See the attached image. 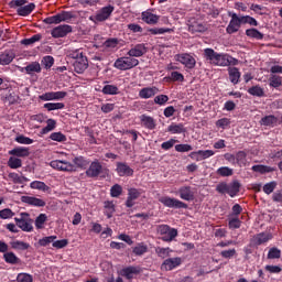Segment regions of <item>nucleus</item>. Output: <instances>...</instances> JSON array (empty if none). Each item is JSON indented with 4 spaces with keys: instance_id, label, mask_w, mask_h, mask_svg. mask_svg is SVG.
Segmentation results:
<instances>
[{
    "instance_id": "obj_1",
    "label": "nucleus",
    "mask_w": 282,
    "mask_h": 282,
    "mask_svg": "<svg viewBox=\"0 0 282 282\" xmlns=\"http://www.w3.org/2000/svg\"><path fill=\"white\" fill-rule=\"evenodd\" d=\"M204 56L206 61H209L210 65H217L218 67H228L239 63L237 58L228 54H218L213 48H205Z\"/></svg>"
},
{
    "instance_id": "obj_2",
    "label": "nucleus",
    "mask_w": 282,
    "mask_h": 282,
    "mask_svg": "<svg viewBox=\"0 0 282 282\" xmlns=\"http://www.w3.org/2000/svg\"><path fill=\"white\" fill-rule=\"evenodd\" d=\"M68 56L69 58H73V61H75L73 63V67L76 74H83L87 69V67H89V61L87 59V56L83 54V51H72Z\"/></svg>"
},
{
    "instance_id": "obj_3",
    "label": "nucleus",
    "mask_w": 282,
    "mask_h": 282,
    "mask_svg": "<svg viewBox=\"0 0 282 282\" xmlns=\"http://www.w3.org/2000/svg\"><path fill=\"white\" fill-rule=\"evenodd\" d=\"M25 3H28V0H12L9 2V7L12 9L18 8L17 13L19 14V17H30V14L34 12L36 4L31 2L25 6Z\"/></svg>"
},
{
    "instance_id": "obj_4",
    "label": "nucleus",
    "mask_w": 282,
    "mask_h": 282,
    "mask_svg": "<svg viewBox=\"0 0 282 282\" xmlns=\"http://www.w3.org/2000/svg\"><path fill=\"white\" fill-rule=\"evenodd\" d=\"M156 231L161 236L162 241L167 243H171L177 237V229L171 228L169 225H159Z\"/></svg>"
},
{
    "instance_id": "obj_5",
    "label": "nucleus",
    "mask_w": 282,
    "mask_h": 282,
    "mask_svg": "<svg viewBox=\"0 0 282 282\" xmlns=\"http://www.w3.org/2000/svg\"><path fill=\"white\" fill-rule=\"evenodd\" d=\"M14 221L17 223V226L20 227L24 232H32V230H34V227L32 226L34 220L30 218V214L28 213H21L20 218H14Z\"/></svg>"
},
{
    "instance_id": "obj_6",
    "label": "nucleus",
    "mask_w": 282,
    "mask_h": 282,
    "mask_svg": "<svg viewBox=\"0 0 282 282\" xmlns=\"http://www.w3.org/2000/svg\"><path fill=\"white\" fill-rule=\"evenodd\" d=\"M138 65H140V61L133 57H120L115 62V67L121 70L133 69Z\"/></svg>"
},
{
    "instance_id": "obj_7",
    "label": "nucleus",
    "mask_w": 282,
    "mask_h": 282,
    "mask_svg": "<svg viewBox=\"0 0 282 282\" xmlns=\"http://www.w3.org/2000/svg\"><path fill=\"white\" fill-rule=\"evenodd\" d=\"M228 17H230L231 20L226 29L227 34H235L239 32V30L241 29V23H243L242 18L237 15V13L232 12H229Z\"/></svg>"
},
{
    "instance_id": "obj_8",
    "label": "nucleus",
    "mask_w": 282,
    "mask_h": 282,
    "mask_svg": "<svg viewBox=\"0 0 282 282\" xmlns=\"http://www.w3.org/2000/svg\"><path fill=\"white\" fill-rule=\"evenodd\" d=\"M159 202L166 206L167 208H188V205L177 198H172L169 196H163L159 198Z\"/></svg>"
},
{
    "instance_id": "obj_9",
    "label": "nucleus",
    "mask_w": 282,
    "mask_h": 282,
    "mask_svg": "<svg viewBox=\"0 0 282 282\" xmlns=\"http://www.w3.org/2000/svg\"><path fill=\"white\" fill-rule=\"evenodd\" d=\"M52 169H56V171H64L65 173H76V165L67 162V161H52Z\"/></svg>"
},
{
    "instance_id": "obj_10",
    "label": "nucleus",
    "mask_w": 282,
    "mask_h": 282,
    "mask_svg": "<svg viewBox=\"0 0 282 282\" xmlns=\"http://www.w3.org/2000/svg\"><path fill=\"white\" fill-rule=\"evenodd\" d=\"M113 6L104 7L96 13L95 17H90V21H98L99 23L107 21V19H109V17H111L113 13Z\"/></svg>"
},
{
    "instance_id": "obj_11",
    "label": "nucleus",
    "mask_w": 282,
    "mask_h": 282,
    "mask_svg": "<svg viewBox=\"0 0 282 282\" xmlns=\"http://www.w3.org/2000/svg\"><path fill=\"white\" fill-rule=\"evenodd\" d=\"M107 169L102 167V164L98 160L90 163L88 170L86 171L87 177H98L101 173H105Z\"/></svg>"
},
{
    "instance_id": "obj_12",
    "label": "nucleus",
    "mask_w": 282,
    "mask_h": 282,
    "mask_svg": "<svg viewBox=\"0 0 282 282\" xmlns=\"http://www.w3.org/2000/svg\"><path fill=\"white\" fill-rule=\"evenodd\" d=\"M182 263V258H167L163 261L161 264V270L165 272H170L171 270H175V268H180V264Z\"/></svg>"
},
{
    "instance_id": "obj_13",
    "label": "nucleus",
    "mask_w": 282,
    "mask_h": 282,
    "mask_svg": "<svg viewBox=\"0 0 282 282\" xmlns=\"http://www.w3.org/2000/svg\"><path fill=\"white\" fill-rule=\"evenodd\" d=\"M72 32V26L68 24L58 25L51 32L53 39H63Z\"/></svg>"
},
{
    "instance_id": "obj_14",
    "label": "nucleus",
    "mask_w": 282,
    "mask_h": 282,
    "mask_svg": "<svg viewBox=\"0 0 282 282\" xmlns=\"http://www.w3.org/2000/svg\"><path fill=\"white\" fill-rule=\"evenodd\" d=\"M178 63H182V65H185L187 69H194L196 65L195 57L191 56L189 54H180L177 55Z\"/></svg>"
},
{
    "instance_id": "obj_15",
    "label": "nucleus",
    "mask_w": 282,
    "mask_h": 282,
    "mask_svg": "<svg viewBox=\"0 0 282 282\" xmlns=\"http://www.w3.org/2000/svg\"><path fill=\"white\" fill-rule=\"evenodd\" d=\"M116 171L119 177H131L133 175V169L127 163L118 162Z\"/></svg>"
},
{
    "instance_id": "obj_16",
    "label": "nucleus",
    "mask_w": 282,
    "mask_h": 282,
    "mask_svg": "<svg viewBox=\"0 0 282 282\" xmlns=\"http://www.w3.org/2000/svg\"><path fill=\"white\" fill-rule=\"evenodd\" d=\"M178 195L181 199H184L185 202H193V199H195V192H193L191 186L180 187Z\"/></svg>"
},
{
    "instance_id": "obj_17",
    "label": "nucleus",
    "mask_w": 282,
    "mask_h": 282,
    "mask_svg": "<svg viewBox=\"0 0 282 282\" xmlns=\"http://www.w3.org/2000/svg\"><path fill=\"white\" fill-rule=\"evenodd\" d=\"M142 268L140 267H127L121 270V276H124L128 279V281H131L133 276H138V274H141Z\"/></svg>"
},
{
    "instance_id": "obj_18",
    "label": "nucleus",
    "mask_w": 282,
    "mask_h": 282,
    "mask_svg": "<svg viewBox=\"0 0 282 282\" xmlns=\"http://www.w3.org/2000/svg\"><path fill=\"white\" fill-rule=\"evenodd\" d=\"M141 19L144 23H148V25H155L158 24V21H160V17L153 14L151 11H143L141 13Z\"/></svg>"
},
{
    "instance_id": "obj_19",
    "label": "nucleus",
    "mask_w": 282,
    "mask_h": 282,
    "mask_svg": "<svg viewBox=\"0 0 282 282\" xmlns=\"http://www.w3.org/2000/svg\"><path fill=\"white\" fill-rule=\"evenodd\" d=\"M212 155H215L213 150H199L197 152H192L189 158L196 156V162H199L200 160H208V158H212Z\"/></svg>"
},
{
    "instance_id": "obj_20",
    "label": "nucleus",
    "mask_w": 282,
    "mask_h": 282,
    "mask_svg": "<svg viewBox=\"0 0 282 282\" xmlns=\"http://www.w3.org/2000/svg\"><path fill=\"white\" fill-rule=\"evenodd\" d=\"M270 239H272V234L261 232L253 236L252 242L254 243V246H261L262 243H268Z\"/></svg>"
},
{
    "instance_id": "obj_21",
    "label": "nucleus",
    "mask_w": 282,
    "mask_h": 282,
    "mask_svg": "<svg viewBox=\"0 0 282 282\" xmlns=\"http://www.w3.org/2000/svg\"><path fill=\"white\" fill-rule=\"evenodd\" d=\"M145 52H147V46L144 44H137L134 47H132L128 52V56L140 57V56H144Z\"/></svg>"
},
{
    "instance_id": "obj_22",
    "label": "nucleus",
    "mask_w": 282,
    "mask_h": 282,
    "mask_svg": "<svg viewBox=\"0 0 282 282\" xmlns=\"http://www.w3.org/2000/svg\"><path fill=\"white\" fill-rule=\"evenodd\" d=\"M140 120H141V124H143L145 129H150L151 131H153V129H155L156 127L155 119H153V117L142 115L140 117Z\"/></svg>"
},
{
    "instance_id": "obj_23",
    "label": "nucleus",
    "mask_w": 282,
    "mask_h": 282,
    "mask_svg": "<svg viewBox=\"0 0 282 282\" xmlns=\"http://www.w3.org/2000/svg\"><path fill=\"white\" fill-rule=\"evenodd\" d=\"M3 259L6 263H10L11 265H19V263H21V259L17 257V254H14V252L12 251H6L3 254Z\"/></svg>"
},
{
    "instance_id": "obj_24",
    "label": "nucleus",
    "mask_w": 282,
    "mask_h": 282,
    "mask_svg": "<svg viewBox=\"0 0 282 282\" xmlns=\"http://www.w3.org/2000/svg\"><path fill=\"white\" fill-rule=\"evenodd\" d=\"M279 122V119L274 115H269L260 120L262 127H274Z\"/></svg>"
},
{
    "instance_id": "obj_25",
    "label": "nucleus",
    "mask_w": 282,
    "mask_h": 282,
    "mask_svg": "<svg viewBox=\"0 0 282 282\" xmlns=\"http://www.w3.org/2000/svg\"><path fill=\"white\" fill-rule=\"evenodd\" d=\"M229 80L234 84L237 85L239 83V78H241V73L239 72V68L237 67H229Z\"/></svg>"
},
{
    "instance_id": "obj_26",
    "label": "nucleus",
    "mask_w": 282,
    "mask_h": 282,
    "mask_svg": "<svg viewBox=\"0 0 282 282\" xmlns=\"http://www.w3.org/2000/svg\"><path fill=\"white\" fill-rule=\"evenodd\" d=\"M9 155H15V158H28L30 155V149L28 148H14L9 151Z\"/></svg>"
},
{
    "instance_id": "obj_27",
    "label": "nucleus",
    "mask_w": 282,
    "mask_h": 282,
    "mask_svg": "<svg viewBox=\"0 0 282 282\" xmlns=\"http://www.w3.org/2000/svg\"><path fill=\"white\" fill-rule=\"evenodd\" d=\"M155 94H158V88L156 87H152V88H143L140 90L139 96L140 98H153V96H155Z\"/></svg>"
},
{
    "instance_id": "obj_28",
    "label": "nucleus",
    "mask_w": 282,
    "mask_h": 282,
    "mask_svg": "<svg viewBox=\"0 0 282 282\" xmlns=\"http://www.w3.org/2000/svg\"><path fill=\"white\" fill-rule=\"evenodd\" d=\"M171 252H173V250L169 247H166V248L156 247L155 248V253L158 254V257H160V259H169V257H171Z\"/></svg>"
},
{
    "instance_id": "obj_29",
    "label": "nucleus",
    "mask_w": 282,
    "mask_h": 282,
    "mask_svg": "<svg viewBox=\"0 0 282 282\" xmlns=\"http://www.w3.org/2000/svg\"><path fill=\"white\" fill-rule=\"evenodd\" d=\"M133 254L135 257H142L145 252H149V247L144 245V242L138 243L134 248H132Z\"/></svg>"
},
{
    "instance_id": "obj_30",
    "label": "nucleus",
    "mask_w": 282,
    "mask_h": 282,
    "mask_svg": "<svg viewBox=\"0 0 282 282\" xmlns=\"http://www.w3.org/2000/svg\"><path fill=\"white\" fill-rule=\"evenodd\" d=\"M189 32H192L193 34L197 33V32H206L208 30V28H206L204 25V23L200 22H193L192 24H189L188 26Z\"/></svg>"
},
{
    "instance_id": "obj_31",
    "label": "nucleus",
    "mask_w": 282,
    "mask_h": 282,
    "mask_svg": "<svg viewBox=\"0 0 282 282\" xmlns=\"http://www.w3.org/2000/svg\"><path fill=\"white\" fill-rule=\"evenodd\" d=\"M104 208L108 219H111V217H113V213H116V205L113 204V202H109V200L105 202Z\"/></svg>"
},
{
    "instance_id": "obj_32",
    "label": "nucleus",
    "mask_w": 282,
    "mask_h": 282,
    "mask_svg": "<svg viewBox=\"0 0 282 282\" xmlns=\"http://www.w3.org/2000/svg\"><path fill=\"white\" fill-rule=\"evenodd\" d=\"M24 70L28 74H41V64L39 62H32L24 68Z\"/></svg>"
},
{
    "instance_id": "obj_33",
    "label": "nucleus",
    "mask_w": 282,
    "mask_h": 282,
    "mask_svg": "<svg viewBox=\"0 0 282 282\" xmlns=\"http://www.w3.org/2000/svg\"><path fill=\"white\" fill-rule=\"evenodd\" d=\"M11 61H14V53L6 52L0 55V65H10Z\"/></svg>"
},
{
    "instance_id": "obj_34",
    "label": "nucleus",
    "mask_w": 282,
    "mask_h": 282,
    "mask_svg": "<svg viewBox=\"0 0 282 282\" xmlns=\"http://www.w3.org/2000/svg\"><path fill=\"white\" fill-rule=\"evenodd\" d=\"M73 165L76 166V169H87V166H89V161L85 160L83 156H76L73 160Z\"/></svg>"
},
{
    "instance_id": "obj_35",
    "label": "nucleus",
    "mask_w": 282,
    "mask_h": 282,
    "mask_svg": "<svg viewBox=\"0 0 282 282\" xmlns=\"http://www.w3.org/2000/svg\"><path fill=\"white\" fill-rule=\"evenodd\" d=\"M9 180L13 182V184H23L24 182H30V180L25 176H20L19 174L12 172L9 173Z\"/></svg>"
},
{
    "instance_id": "obj_36",
    "label": "nucleus",
    "mask_w": 282,
    "mask_h": 282,
    "mask_svg": "<svg viewBox=\"0 0 282 282\" xmlns=\"http://www.w3.org/2000/svg\"><path fill=\"white\" fill-rule=\"evenodd\" d=\"M30 187L36 191H43L44 193H47V191H50V186H47L45 183L41 181H33L30 184Z\"/></svg>"
},
{
    "instance_id": "obj_37",
    "label": "nucleus",
    "mask_w": 282,
    "mask_h": 282,
    "mask_svg": "<svg viewBox=\"0 0 282 282\" xmlns=\"http://www.w3.org/2000/svg\"><path fill=\"white\" fill-rule=\"evenodd\" d=\"M7 164L9 169H21L23 166V161L18 158L10 156Z\"/></svg>"
},
{
    "instance_id": "obj_38",
    "label": "nucleus",
    "mask_w": 282,
    "mask_h": 282,
    "mask_svg": "<svg viewBox=\"0 0 282 282\" xmlns=\"http://www.w3.org/2000/svg\"><path fill=\"white\" fill-rule=\"evenodd\" d=\"M239 188H241V184L239 183V181H234L229 185L228 195L230 197H235L239 193Z\"/></svg>"
},
{
    "instance_id": "obj_39",
    "label": "nucleus",
    "mask_w": 282,
    "mask_h": 282,
    "mask_svg": "<svg viewBox=\"0 0 282 282\" xmlns=\"http://www.w3.org/2000/svg\"><path fill=\"white\" fill-rule=\"evenodd\" d=\"M246 35L249 36V39H257V41H262L263 39V33L259 32L257 29H248Z\"/></svg>"
},
{
    "instance_id": "obj_40",
    "label": "nucleus",
    "mask_w": 282,
    "mask_h": 282,
    "mask_svg": "<svg viewBox=\"0 0 282 282\" xmlns=\"http://www.w3.org/2000/svg\"><path fill=\"white\" fill-rule=\"evenodd\" d=\"M248 94H250L251 96H258V98L265 96L263 88H261L260 86H252L248 89Z\"/></svg>"
},
{
    "instance_id": "obj_41",
    "label": "nucleus",
    "mask_w": 282,
    "mask_h": 282,
    "mask_svg": "<svg viewBox=\"0 0 282 282\" xmlns=\"http://www.w3.org/2000/svg\"><path fill=\"white\" fill-rule=\"evenodd\" d=\"M43 39V35L41 34H35L30 39H24L21 41L22 45H34V43H37V41H41Z\"/></svg>"
},
{
    "instance_id": "obj_42",
    "label": "nucleus",
    "mask_w": 282,
    "mask_h": 282,
    "mask_svg": "<svg viewBox=\"0 0 282 282\" xmlns=\"http://www.w3.org/2000/svg\"><path fill=\"white\" fill-rule=\"evenodd\" d=\"M44 109H47V111H56V109H65V104L63 102H48L44 105Z\"/></svg>"
},
{
    "instance_id": "obj_43",
    "label": "nucleus",
    "mask_w": 282,
    "mask_h": 282,
    "mask_svg": "<svg viewBox=\"0 0 282 282\" xmlns=\"http://www.w3.org/2000/svg\"><path fill=\"white\" fill-rule=\"evenodd\" d=\"M11 247L13 250H28L30 249V243L17 240L11 243Z\"/></svg>"
},
{
    "instance_id": "obj_44",
    "label": "nucleus",
    "mask_w": 282,
    "mask_h": 282,
    "mask_svg": "<svg viewBox=\"0 0 282 282\" xmlns=\"http://www.w3.org/2000/svg\"><path fill=\"white\" fill-rule=\"evenodd\" d=\"M217 175H220V177H230L232 175V169L230 167H220L217 170Z\"/></svg>"
},
{
    "instance_id": "obj_45",
    "label": "nucleus",
    "mask_w": 282,
    "mask_h": 282,
    "mask_svg": "<svg viewBox=\"0 0 282 282\" xmlns=\"http://www.w3.org/2000/svg\"><path fill=\"white\" fill-rule=\"evenodd\" d=\"M247 156H248V154H246L243 151H239L236 154L237 164H239V166H246V158Z\"/></svg>"
},
{
    "instance_id": "obj_46",
    "label": "nucleus",
    "mask_w": 282,
    "mask_h": 282,
    "mask_svg": "<svg viewBox=\"0 0 282 282\" xmlns=\"http://www.w3.org/2000/svg\"><path fill=\"white\" fill-rule=\"evenodd\" d=\"M18 282H33L34 278L30 273H19L17 276Z\"/></svg>"
},
{
    "instance_id": "obj_47",
    "label": "nucleus",
    "mask_w": 282,
    "mask_h": 282,
    "mask_svg": "<svg viewBox=\"0 0 282 282\" xmlns=\"http://www.w3.org/2000/svg\"><path fill=\"white\" fill-rule=\"evenodd\" d=\"M269 80H270V86L271 87L276 88V87H281V85H282V77L281 76L273 75V76L270 77Z\"/></svg>"
},
{
    "instance_id": "obj_48",
    "label": "nucleus",
    "mask_w": 282,
    "mask_h": 282,
    "mask_svg": "<svg viewBox=\"0 0 282 282\" xmlns=\"http://www.w3.org/2000/svg\"><path fill=\"white\" fill-rule=\"evenodd\" d=\"M274 188H276V182L272 181L263 186V193L270 195L271 193H274Z\"/></svg>"
},
{
    "instance_id": "obj_49",
    "label": "nucleus",
    "mask_w": 282,
    "mask_h": 282,
    "mask_svg": "<svg viewBox=\"0 0 282 282\" xmlns=\"http://www.w3.org/2000/svg\"><path fill=\"white\" fill-rule=\"evenodd\" d=\"M102 94H106V95H116L118 94V88L113 85H106L104 88H102Z\"/></svg>"
},
{
    "instance_id": "obj_50",
    "label": "nucleus",
    "mask_w": 282,
    "mask_h": 282,
    "mask_svg": "<svg viewBox=\"0 0 282 282\" xmlns=\"http://www.w3.org/2000/svg\"><path fill=\"white\" fill-rule=\"evenodd\" d=\"M167 131H170V133H184V126L183 124H171L167 128Z\"/></svg>"
},
{
    "instance_id": "obj_51",
    "label": "nucleus",
    "mask_w": 282,
    "mask_h": 282,
    "mask_svg": "<svg viewBox=\"0 0 282 282\" xmlns=\"http://www.w3.org/2000/svg\"><path fill=\"white\" fill-rule=\"evenodd\" d=\"M111 197H120L122 195V186L116 184L110 189Z\"/></svg>"
},
{
    "instance_id": "obj_52",
    "label": "nucleus",
    "mask_w": 282,
    "mask_h": 282,
    "mask_svg": "<svg viewBox=\"0 0 282 282\" xmlns=\"http://www.w3.org/2000/svg\"><path fill=\"white\" fill-rule=\"evenodd\" d=\"M51 140H54L55 142H65L67 140V137L63 134L62 132H53L51 134Z\"/></svg>"
},
{
    "instance_id": "obj_53",
    "label": "nucleus",
    "mask_w": 282,
    "mask_h": 282,
    "mask_svg": "<svg viewBox=\"0 0 282 282\" xmlns=\"http://www.w3.org/2000/svg\"><path fill=\"white\" fill-rule=\"evenodd\" d=\"M175 151L178 153H186L188 151H193V147L191 144H177L175 145Z\"/></svg>"
},
{
    "instance_id": "obj_54",
    "label": "nucleus",
    "mask_w": 282,
    "mask_h": 282,
    "mask_svg": "<svg viewBox=\"0 0 282 282\" xmlns=\"http://www.w3.org/2000/svg\"><path fill=\"white\" fill-rule=\"evenodd\" d=\"M47 221V215L41 214L36 219H35V226L37 229L43 228V224Z\"/></svg>"
},
{
    "instance_id": "obj_55",
    "label": "nucleus",
    "mask_w": 282,
    "mask_h": 282,
    "mask_svg": "<svg viewBox=\"0 0 282 282\" xmlns=\"http://www.w3.org/2000/svg\"><path fill=\"white\" fill-rule=\"evenodd\" d=\"M268 259H281V250L271 248L268 253Z\"/></svg>"
},
{
    "instance_id": "obj_56",
    "label": "nucleus",
    "mask_w": 282,
    "mask_h": 282,
    "mask_svg": "<svg viewBox=\"0 0 282 282\" xmlns=\"http://www.w3.org/2000/svg\"><path fill=\"white\" fill-rule=\"evenodd\" d=\"M142 195V192H140L138 188H130L128 189V197L130 199H138Z\"/></svg>"
},
{
    "instance_id": "obj_57",
    "label": "nucleus",
    "mask_w": 282,
    "mask_h": 282,
    "mask_svg": "<svg viewBox=\"0 0 282 282\" xmlns=\"http://www.w3.org/2000/svg\"><path fill=\"white\" fill-rule=\"evenodd\" d=\"M56 239V236H50V237H44L39 240L40 246H50V243H54V240Z\"/></svg>"
},
{
    "instance_id": "obj_58",
    "label": "nucleus",
    "mask_w": 282,
    "mask_h": 282,
    "mask_svg": "<svg viewBox=\"0 0 282 282\" xmlns=\"http://www.w3.org/2000/svg\"><path fill=\"white\" fill-rule=\"evenodd\" d=\"M14 217V214L12 213V209L6 208L0 210V218L1 219H12Z\"/></svg>"
},
{
    "instance_id": "obj_59",
    "label": "nucleus",
    "mask_w": 282,
    "mask_h": 282,
    "mask_svg": "<svg viewBox=\"0 0 282 282\" xmlns=\"http://www.w3.org/2000/svg\"><path fill=\"white\" fill-rule=\"evenodd\" d=\"M44 22L47 24V25H52V24H58L61 23V15L56 14V15H53V17H48L46 19H44Z\"/></svg>"
},
{
    "instance_id": "obj_60",
    "label": "nucleus",
    "mask_w": 282,
    "mask_h": 282,
    "mask_svg": "<svg viewBox=\"0 0 282 282\" xmlns=\"http://www.w3.org/2000/svg\"><path fill=\"white\" fill-rule=\"evenodd\" d=\"M42 65H44V67L46 69H50L52 67V65H54V57H52V56L43 57Z\"/></svg>"
},
{
    "instance_id": "obj_61",
    "label": "nucleus",
    "mask_w": 282,
    "mask_h": 282,
    "mask_svg": "<svg viewBox=\"0 0 282 282\" xmlns=\"http://www.w3.org/2000/svg\"><path fill=\"white\" fill-rule=\"evenodd\" d=\"M155 105H166L169 102V96L166 95H159L154 98Z\"/></svg>"
},
{
    "instance_id": "obj_62",
    "label": "nucleus",
    "mask_w": 282,
    "mask_h": 282,
    "mask_svg": "<svg viewBox=\"0 0 282 282\" xmlns=\"http://www.w3.org/2000/svg\"><path fill=\"white\" fill-rule=\"evenodd\" d=\"M216 191L217 193H220L221 195L226 194L228 195V191H229V185L226 184V183H219L217 186H216Z\"/></svg>"
},
{
    "instance_id": "obj_63",
    "label": "nucleus",
    "mask_w": 282,
    "mask_h": 282,
    "mask_svg": "<svg viewBox=\"0 0 282 282\" xmlns=\"http://www.w3.org/2000/svg\"><path fill=\"white\" fill-rule=\"evenodd\" d=\"M171 80L178 82V83H184V75H182L178 72H172L170 76Z\"/></svg>"
},
{
    "instance_id": "obj_64",
    "label": "nucleus",
    "mask_w": 282,
    "mask_h": 282,
    "mask_svg": "<svg viewBox=\"0 0 282 282\" xmlns=\"http://www.w3.org/2000/svg\"><path fill=\"white\" fill-rule=\"evenodd\" d=\"M228 226L231 229L241 228V220L239 218H231L229 219Z\"/></svg>"
}]
</instances>
